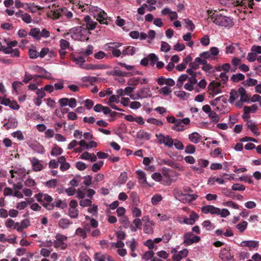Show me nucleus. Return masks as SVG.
I'll list each match as a JSON object with an SVG mask.
<instances>
[{
    "mask_svg": "<svg viewBox=\"0 0 261 261\" xmlns=\"http://www.w3.org/2000/svg\"><path fill=\"white\" fill-rule=\"evenodd\" d=\"M207 13L208 20L215 24L222 27H231L233 25V21L230 17L212 11H208Z\"/></svg>",
    "mask_w": 261,
    "mask_h": 261,
    "instance_id": "f257e3e1",
    "label": "nucleus"
},
{
    "mask_svg": "<svg viewBox=\"0 0 261 261\" xmlns=\"http://www.w3.org/2000/svg\"><path fill=\"white\" fill-rule=\"evenodd\" d=\"M90 33L87 29L82 26L76 27L70 29L67 35H70V37L74 40L87 41Z\"/></svg>",
    "mask_w": 261,
    "mask_h": 261,
    "instance_id": "f03ea898",
    "label": "nucleus"
},
{
    "mask_svg": "<svg viewBox=\"0 0 261 261\" xmlns=\"http://www.w3.org/2000/svg\"><path fill=\"white\" fill-rule=\"evenodd\" d=\"M155 137L159 144L164 145V146L169 148L172 147L173 139L170 135L159 133L155 134Z\"/></svg>",
    "mask_w": 261,
    "mask_h": 261,
    "instance_id": "7ed1b4c3",
    "label": "nucleus"
},
{
    "mask_svg": "<svg viewBox=\"0 0 261 261\" xmlns=\"http://www.w3.org/2000/svg\"><path fill=\"white\" fill-rule=\"evenodd\" d=\"M94 17L101 24H108L107 20L108 18L107 14L102 9L96 7L92 10Z\"/></svg>",
    "mask_w": 261,
    "mask_h": 261,
    "instance_id": "20e7f679",
    "label": "nucleus"
},
{
    "mask_svg": "<svg viewBox=\"0 0 261 261\" xmlns=\"http://www.w3.org/2000/svg\"><path fill=\"white\" fill-rule=\"evenodd\" d=\"M175 197L182 202H190L196 200L198 195L195 194L183 193L181 192H177L175 193Z\"/></svg>",
    "mask_w": 261,
    "mask_h": 261,
    "instance_id": "39448f33",
    "label": "nucleus"
},
{
    "mask_svg": "<svg viewBox=\"0 0 261 261\" xmlns=\"http://www.w3.org/2000/svg\"><path fill=\"white\" fill-rule=\"evenodd\" d=\"M143 223V231L145 233L152 234L153 232V226L155 223L150 220L148 216H145L142 218Z\"/></svg>",
    "mask_w": 261,
    "mask_h": 261,
    "instance_id": "423d86ee",
    "label": "nucleus"
},
{
    "mask_svg": "<svg viewBox=\"0 0 261 261\" xmlns=\"http://www.w3.org/2000/svg\"><path fill=\"white\" fill-rule=\"evenodd\" d=\"M190 123L189 118H185L182 119H178L175 125L171 128L176 132H182L187 129L186 126Z\"/></svg>",
    "mask_w": 261,
    "mask_h": 261,
    "instance_id": "0eeeda50",
    "label": "nucleus"
},
{
    "mask_svg": "<svg viewBox=\"0 0 261 261\" xmlns=\"http://www.w3.org/2000/svg\"><path fill=\"white\" fill-rule=\"evenodd\" d=\"M184 243L186 246H189L193 243H198L200 241V238L199 237L194 236L191 232L185 233L184 236Z\"/></svg>",
    "mask_w": 261,
    "mask_h": 261,
    "instance_id": "6e6552de",
    "label": "nucleus"
},
{
    "mask_svg": "<svg viewBox=\"0 0 261 261\" xmlns=\"http://www.w3.org/2000/svg\"><path fill=\"white\" fill-rule=\"evenodd\" d=\"M198 218V215L195 212H192L190 214L189 218L183 217V221L179 220V222L181 224L185 223L189 225H193Z\"/></svg>",
    "mask_w": 261,
    "mask_h": 261,
    "instance_id": "1a4fd4ad",
    "label": "nucleus"
},
{
    "mask_svg": "<svg viewBox=\"0 0 261 261\" xmlns=\"http://www.w3.org/2000/svg\"><path fill=\"white\" fill-rule=\"evenodd\" d=\"M220 86V83L214 82H212L208 86L209 90L211 91L210 94L213 97L221 93V90Z\"/></svg>",
    "mask_w": 261,
    "mask_h": 261,
    "instance_id": "9d476101",
    "label": "nucleus"
},
{
    "mask_svg": "<svg viewBox=\"0 0 261 261\" xmlns=\"http://www.w3.org/2000/svg\"><path fill=\"white\" fill-rule=\"evenodd\" d=\"M158 84L160 86L166 85L168 86L172 87L175 85L174 81L171 78H165L162 76L156 80Z\"/></svg>",
    "mask_w": 261,
    "mask_h": 261,
    "instance_id": "9b49d317",
    "label": "nucleus"
},
{
    "mask_svg": "<svg viewBox=\"0 0 261 261\" xmlns=\"http://www.w3.org/2000/svg\"><path fill=\"white\" fill-rule=\"evenodd\" d=\"M239 246L248 247L250 250H252L253 249L258 247V242L254 240L244 241L239 244Z\"/></svg>",
    "mask_w": 261,
    "mask_h": 261,
    "instance_id": "f8f14e48",
    "label": "nucleus"
},
{
    "mask_svg": "<svg viewBox=\"0 0 261 261\" xmlns=\"http://www.w3.org/2000/svg\"><path fill=\"white\" fill-rule=\"evenodd\" d=\"M90 231V228L88 224H85L83 228H78L75 230V234L84 239L87 237V232Z\"/></svg>",
    "mask_w": 261,
    "mask_h": 261,
    "instance_id": "ddd939ff",
    "label": "nucleus"
},
{
    "mask_svg": "<svg viewBox=\"0 0 261 261\" xmlns=\"http://www.w3.org/2000/svg\"><path fill=\"white\" fill-rule=\"evenodd\" d=\"M32 169L34 171H40L43 168V165L41 161L36 158H33L31 160Z\"/></svg>",
    "mask_w": 261,
    "mask_h": 261,
    "instance_id": "4468645a",
    "label": "nucleus"
},
{
    "mask_svg": "<svg viewBox=\"0 0 261 261\" xmlns=\"http://www.w3.org/2000/svg\"><path fill=\"white\" fill-rule=\"evenodd\" d=\"M201 212L204 214H208L210 213L211 214H216L219 213V208L215 207L212 205H207L204 206H203L201 208Z\"/></svg>",
    "mask_w": 261,
    "mask_h": 261,
    "instance_id": "2eb2a0df",
    "label": "nucleus"
},
{
    "mask_svg": "<svg viewBox=\"0 0 261 261\" xmlns=\"http://www.w3.org/2000/svg\"><path fill=\"white\" fill-rule=\"evenodd\" d=\"M189 251L187 249H184L183 250L175 253L173 255V259L174 261H180L182 258H185L188 255Z\"/></svg>",
    "mask_w": 261,
    "mask_h": 261,
    "instance_id": "dca6fc26",
    "label": "nucleus"
},
{
    "mask_svg": "<svg viewBox=\"0 0 261 261\" xmlns=\"http://www.w3.org/2000/svg\"><path fill=\"white\" fill-rule=\"evenodd\" d=\"M247 128L250 129L255 135L258 136L260 135L258 130L256 124L252 120H247L246 122Z\"/></svg>",
    "mask_w": 261,
    "mask_h": 261,
    "instance_id": "f3484780",
    "label": "nucleus"
},
{
    "mask_svg": "<svg viewBox=\"0 0 261 261\" xmlns=\"http://www.w3.org/2000/svg\"><path fill=\"white\" fill-rule=\"evenodd\" d=\"M172 172L171 171L169 170L165 171L164 172L162 179L163 184L166 185H170L171 184L172 179H171V174Z\"/></svg>",
    "mask_w": 261,
    "mask_h": 261,
    "instance_id": "a211bd4d",
    "label": "nucleus"
},
{
    "mask_svg": "<svg viewBox=\"0 0 261 261\" xmlns=\"http://www.w3.org/2000/svg\"><path fill=\"white\" fill-rule=\"evenodd\" d=\"M85 20L86 22V29H87L88 31L93 30L96 28L97 24V22L92 21L89 16H86L85 17Z\"/></svg>",
    "mask_w": 261,
    "mask_h": 261,
    "instance_id": "6ab92c4d",
    "label": "nucleus"
},
{
    "mask_svg": "<svg viewBox=\"0 0 261 261\" xmlns=\"http://www.w3.org/2000/svg\"><path fill=\"white\" fill-rule=\"evenodd\" d=\"M138 91L139 92V93H140V95L142 96L143 98H147L148 97H152V94L151 93V91L149 87H144L140 89Z\"/></svg>",
    "mask_w": 261,
    "mask_h": 261,
    "instance_id": "aec40b11",
    "label": "nucleus"
},
{
    "mask_svg": "<svg viewBox=\"0 0 261 261\" xmlns=\"http://www.w3.org/2000/svg\"><path fill=\"white\" fill-rule=\"evenodd\" d=\"M80 158L83 160H90L91 162H95L97 160V157L94 153H90L88 152H84L82 153Z\"/></svg>",
    "mask_w": 261,
    "mask_h": 261,
    "instance_id": "412c9836",
    "label": "nucleus"
},
{
    "mask_svg": "<svg viewBox=\"0 0 261 261\" xmlns=\"http://www.w3.org/2000/svg\"><path fill=\"white\" fill-rule=\"evenodd\" d=\"M240 98V94L239 92V89L238 91L231 90L230 92V97L229 98V102L230 103H233L235 100H238Z\"/></svg>",
    "mask_w": 261,
    "mask_h": 261,
    "instance_id": "4be33fe9",
    "label": "nucleus"
},
{
    "mask_svg": "<svg viewBox=\"0 0 261 261\" xmlns=\"http://www.w3.org/2000/svg\"><path fill=\"white\" fill-rule=\"evenodd\" d=\"M240 99L244 102H249L250 100V96L247 94L246 90L241 87L239 88Z\"/></svg>",
    "mask_w": 261,
    "mask_h": 261,
    "instance_id": "5701e85b",
    "label": "nucleus"
},
{
    "mask_svg": "<svg viewBox=\"0 0 261 261\" xmlns=\"http://www.w3.org/2000/svg\"><path fill=\"white\" fill-rule=\"evenodd\" d=\"M188 138L191 142L196 144L200 141L201 136L198 133L193 132L189 135Z\"/></svg>",
    "mask_w": 261,
    "mask_h": 261,
    "instance_id": "b1692460",
    "label": "nucleus"
},
{
    "mask_svg": "<svg viewBox=\"0 0 261 261\" xmlns=\"http://www.w3.org/2000/svg\"><path fill=\"white\" fill-rule=\"evenodd\" d=\"M73 62H74L76 64L78 65L80 67L83 68L85 65L84 63L85 62L86 60L85 58L82 56H78L75 57L73 56L71 58Z\"/></svg>",
    "mask_w": 261,
    "mask_h": 261,
    "instance_id": "393cba45",
    "label": "nucleus"
},
{
    "mask_svg": "<svg viewBox=\"0 0 261 261\" xmlns=\"http://www.w3.org/2000/svg\"><path fill=\"white\" fill-rule=\"evenodd\" d=\"M137 137L140 139L149 140L150 139L151 135L144 130H140L137 134Z\"/></svg>",
    "mask_w": 261,
    "mask_h": 261,
    "instance_id": "a878e982",
    "label": "nucleus"
},
{
    "mask_svg": "<svg viewBox=\"0 0 261 261\" xmlns=\"http://www.w3.org/2000/svg\"><path fill=\"white\" fill-rule=\"evenodd\" d=\"M121 46V44L119 43H114L111 42L107 43L105 45L106 47V49L108 50H110L113 53V50Z\"/></svg>",
    "mask_w": 261,
    "mask_h": 261,
    "instance_id": "bb28decb",
    "label": "nucleus"
},
{
    "mask_svg": "<svg viewBox=\"0 0 261 261\" xmlns=\"http://www.w3.org/2000/svg\"><path fill=\"white\" fill-rule=\"evenodd\" d=\"M216 182L219 184H223L224 183V180L221 178L211 177L207 180V184L209 185H214Z\"/></svg>",
    "mask_w": 261,
    "mask_h": 261,
    "instance_id": "cd10ccee",
    "label": "nucleus"
},
{
    "mask_svg": "<svg viewBox=\"0 0 261 261\" xmlns=\"http://www.w3.org/2000/svg\"><path fill=\"white\" fill-rule=\"evenodd\" d=\"M71 224L69 220L66 218L61 219L59 222V226L63 229L67 228Z\"/></svg>",
    "mask_w": 261,
    "mask_h": 261,
    "instance_id": "c85d7f7f",
    "label": "nucleus"
},
{
    "mask_svg": "<svg viewBox=\"0 0 261 261\" xmlns=\"http://www.w3.org/2000/svg\"><path fill=\"white\" fill-rule=\"evenodd\" d=\"M141 220H142L139 218H136L133 220V224L135 225V226H130V227L132 231H136L137 228H141L142 225Z\"/></svg>",
    "mask_w": 261,
    "mask_h": 261,
    "instance_id": "c756f323",
    "label": "nucleus"
},
{
    "mask_svg": "<svg viewBox=\"0 0 261 261\" xmlns=\"http://www.w3.org/2000/svg\"><path fill=\"white\" fill-rule=\"evenodd\" d=\"M94 47L92 45H89L85 49H82L81 54L86 56H89L93 53Z\"/></svg>",
    "mask_w": 261,
    "mask_h": 261,
    "instance_id": "7c9ffc66",
    "label": "nucleus"
},
{
    "mask_svg": "<svg viewBox=\"0 0 261 261\" xmlns=\"http://www.w3.org/2000/svg\"><path fill=\"white\" fill-rule=\"evenodd\" d=\"M83 68L86 70H94L96 69H102V66L101 65H95L92 64H86L83 66Z\"/></svg>",
    "mask_w": 261,
    "mask_h": 261,
    "instance_id": "2f4dec72",
    "label": "nucleus"
},
{
    "mask_svg": "<svg viewBox=\"0 0 261 261\" xmlns=\"http://www.w3.org/2000/svg\"><path fill=\"white\" fill-rule=\"evenodd\" d=\"M137 175H138V179L140 183L141 184H146V179L145 177V173L140 170H139L136 171Z\"/></svg>",
    "mask_w": 261,
    "mask_h": 261,
    "instance_id": "473e14b6",
    "label": "nucleus"
},
{
    "mask_svg": "<svg viewBox=\"0 0 261 261\" xmlns=\"http://www.w3.org/2000/svg\"><path fill=\"white\" fill-rule=\"evenodd\" d=\"M136 51V48L133 46L126 47L123 51V55H133Z\"/></svg>",
    "mask_w": 261,
    "mask_h": 261,
    "instance_id": "72a5a7b5",
    "label": "nucleus"
},
{
    "mask_svg": "<svg viewBox=\"0 0 261 261\" xmlns=\"http://www.w3.org/2000/svg\"><path fill=\"white\" fill-rule=\"evenodd\" d=\"M17 125V121L15 118H9L7 123L5 124V126L8 128H14Z\"/></svg>",
    "mask_w": 261,
    "mask_h": 261,
    "instance_id": "f704fd0d",
    "label": "nucleus"
},
{
    "mask_svg": "<svg viewBox=\"0 0 261 261\" xmlns=\"http://www.w3.org/2000/svg\"><path fill=\"white\" fill-rule=\"evenodd\" d=\"M236 47H239V44L231 43V44L227 46L226 47L225 53L226 54H233Z\"/></svg>",
    "mask_w": 261,
    "mask_h": 261,
    "instance_id": "c9c22d12",
    "label": "nucleus"
},
{
    "mask_svg": "<svg viewBox=\"0 0 261 261\" xmlns=\"http://www.w3.org/2000/svg\"><path fill=\"white\" fill-rule=\"evenodd\" d=\"M113 75L123 76H123L128 77L130 75H132V74H130L129 72L122 71L121 70L118 69H115L114 70Z\"/></svg>",
    "mask_w": 261,
    "mask_h": 261,
    "instance_id": "e433bc0d",
    "label": "nucleus"
},
{
    "mask_svg": "<svg viewBox=\"0 0 261 261\" xmlns=\"http://www.w3.org/2000/svg\"><path fill=\"white\" fill-rule=\"evenodd\" d=\"M60 10L61 9H59L57 11H51L48 13V16L54 19L59 18L62 15Z\"/></svg>",
    "mask_w": 261,
    "mask_h": 261,
    "instance_id": "4c0bfd02",
    "label": "nucleus"
},
{
    "mask_svg": "<svg viewBox=\"0 0 261 261\" xmlns=\"http://www.w3.org/2000/svg\"><path fill=\"white\" fill-rule=\"evenodd\" d=\"M202 225L203 228H205L208 231L213 230L215 228L214 224L211 223L210 220H206L204 221L202 223Z\"/></svg>",
    "mask_w": 261,
    "mask_h": 261,
    "instance_id": "58836bf2",
    "label": "nucleus"
},
{
    "mask_svg": "<svg viewBox=\"0 0 261 261\" xmlns=\"http://www.w3.org/2000/svg\"><path fill=\"white\" fill-rule=\"evenodd\" d=\"M30 35L36 39H40V29L36 28L32 29Z\"/></svg>",
    "mask_w": 261,
    "mask_h": 261,
    "instance_id": "ea45409f",
    "label": "nucleus"
},
{
    "mask_svg": "<svg viewBox=\"0 0 261 261\" xmlns=\"http://www.w3.org/2000/svg\"><path fill=\"white\" fill-rule=\"evenodd\" d=\"M174 94L176 96L179 97L182 100H186L189 97V94L186 93L184 91H177L174 92Z\"/></svg>",
    "mask_w": 261,
    "mask_h": 261,
    "instance_id": "a19ab883",
    "label": "nucleus"
},
{
    "mask_svg": "<svg viewBox=\"0 0 261 261\" xmlns=\"http://www.w3.org/2000/svg\"><path fill=\"white\" fill-rule=\"evenodd\" d=\"M107 258V255L101 253H96L94 254V259L95 261H106Z\"/></svg>",
    "mask_w": 261,
    "mask_h": 261,
    "instance_id": "79ce46f5",
    "label": "nucleus"
},
{
    "mask_svg": "<svg viewBox=\"0 0 261 261\" xmlns=\"http://www.w3.org/2000/svg\"><path fill=\"white\" fill-rule=\"evenodd\" d=\"M244 79L245 75L242 73L233 74L231 77V80L234 82H238L239 81L243 80Z\"/></svg>",
    "mask_w": 261,
    "mask_h": 261,
    "instance_id": "37998d69",
    "label": "nucleus"
},
{
    "mask_svg": "<svg viewBox=\"0 0 261 261\" xmlns=\"http://www.w3.org/2000/svg\"><path fill=\"white\" fill-rule=\"evenodd\" d=\"M69 216L72 218H76L79 215V211L76 208H69Z\"/></svg>",
    "mask_w": 261,
    "mask_h": 261,
    "instance_id": "c03bdc74",
    "label": "nucleus"
},
{
    "mask_svg": "<svg viewBox=\"0 0 261 261\" xmlns=\"http://www.w3.org/2000/svg\"><path fill=\"white\" fill-rule=\"evenodd\" d=\"M140 77L130 78L127 82V84L130 86H136L139 83Z\"/></svg>",
    "mask_w": 261,
    "mask_h": 261,
    "instance_id": "a18cd8bd",
    "label": "nucleus"
},
{
    "mask_svg": "<svg viewBox=\"0 0 261 261\" xmlns=\"http://www.w3.org/2000/svg\"><path fill=\"white\" fill-rule=\"evenodd\" d=\"M173 146L174 145L177 149L180 150L184 149V146L180 141L178 139H173Z\"/></svg>",
    "mask_w": 261,
    "mask_h": 261,
    "instance_id": "49530a36",
    "label": "nucleus"
},
{
    "mask_svg": "<svg viewBox=\"0 0 261 261\" xmlns=\"http://www.w3.org/2000/svg\"><path fill=\"white\" fill-rule=\"evenodd\" d=\"M248 223L244 221L242 222L239 223L237 225V228L241 232H243L247 227Z\"/></svg>",
    "mask_w": 261,
    "mask_h": 261,
    "instance_id": "de8ad7c7",
    "label": "nucleus"
},
{
    "mask_svg": "<svg viewBox=\"0 0 261 261\" xmlns=\"http://www.w3.org/2000/svg\"><path fill=\"white\" fill-rule=\"evenodd\" d=\"M159 92L160 94H162L165 96H167L169 95L170 93L172 92V90L170 88L168 87V86H165L162 88H161L159 90Z\"/></svg>",
    "mask_w": 261,
    "mask_h": 261,
    "instance_id": "09e8293b",
    "label": "nucleus"
},
{
    "mask_svg": "<svg viewBox=\"0 0 261 261\" xmlns=\"http://www.w3.org/2000/svg\"><path fill=\"white\" fill-rule=\"evenodd\" d=\"M29 57L31 59H36L39 57V52H38L34 47L30 48L29 51Z\"/></svg>",
    "mask_w": 261,
    "mask_h": 261,
    "instance_id": "8fccbe9b",
    "label": "nucleus"
},
{
    "mask_svg": "<svg viewBox=\"0 0 261 261\" xmlns=\"http://www.w3.org/2000/svg\"><path fill=\"white\" fill-rule=\"evenodd\" d=\"M221 258L223 261H235L233 256L229 252H227L225 254H221Z\"/></svg>",
    "mask_w": 261,
    "mask_h": 261,
    "instance_id": "3c124183",
    "label": "nucleus"
},
{
    "mask_svg": "<svg viewBox=\"0 0 261 261\" xmlns=\"http://www.w3.org/2000/svg\"><path fill=\"white\" fill-rule=\"evenodd\" d=\"M15 173L21 177H24L27 174L29 173V171H26L24 168H19L15 170Z\"/></svg>",
    "mask_w": 261,
    "mask_h": 261,
    "instance_id": "603ef678",
    "label": "nucleus"
},
{
    "mask_svg": "<svg viewBox=\"0 0 261 261\" xmlns=\"http://www.w3.org/2000/svg\"><path fill=\"white\" fill-rule=\"evenodd\" d=\"M147 122L149 123L154 124L156 126H162L163 124V123L161 120H158L153 118H148L147 120Z\"/></svg>",
    "mask_w": 261,
    "mask_h": 261,
    "instance_id": "864d4df0",
    "label": "nucleus"
},
{
    "mask_svg": "<svg viewBox=\"0 0 261 261\" xmlns=\"http://www.w3.org/2000/svg\"><path fill=\"white\" fill-rule=\"evenodd\" d=\"M90 206L88 209V212L89 213L92 214L94 216L97 215L98 212L97 205L93 204V205H91Z\"/></svg>",
    "mask_w": 261,
    "mask_h": 261,
    "instance_id": "5fc2aeb1",
    "label": "nucleus"
},
{
    "mask_svg": "<svg viewBox=\"0 0 261 261\" xmlns=\"http://www.w3.org/2000/svg\"><path fill=\"white\" fill-rule=\"evenodd\" d=\"M231 189L233 191H243L245 190V187L240 184H234L231 187Z\"/></svg>",
    "mask_w": 261,
    "mask_h": 261,
    "instance_id": "6e6d98bb",
    "label": "nucleus"
},
{
    "mask_svg": "<svg viewBox=\"0 0 261 261\" xmlns=\"http://www.w3.org/2000/svg\"><path fill=\"white\" fill-rule=\"evenodd\" d=\"M54 246L56 248L64 249L67 247V244L64 242L55 241L54 242Z\"/></svg>",
    "mask_w": 261,
    "mask_h": 261,
    "instance_id": "4d7b16f0",
    "label": "nucleus"
},
{
    "mask_svg": "<svg viewBox=\"0 0 261 261\" xmlns=\"http://www.w3.org/2000/svg\"><path fill=\"white\" fill-rule=\"evenodd\" d=\"M60 11L62 15H64L68 18H72L73 16L72 13L68 11L65 8H61Z\"/></svg>",
    "mask_w": 261,
    "mask_h": 261,
    "instance_id": "13d9d810",
    "label": "nucleus"
},
{
    "mask_svg": "<svg viewBox=\"0 0 261 261\" xmlns=\"http://www.w3.org/2000/svg\"><path fill=\"white\" fill-rule=\"evenodd\" d=\"M257 109L256 105H253L251 107L245 106L244 107V112L246 113L255 112Z\"/></svg>",
    "mask_w": 261,
    "mask_h": 261,
    "instance_id": "bf43d9fd",
    "label": "nucleus"
},
{
    "mask_svg": "<svg viewBox=\"0 0 261 261\" xmlns=\"http://www.w3.org/2000/svg\"><path fill=\"white\" fill-rule=\"evenodd\" d=\"M196 148L195 146L192 144L187 145L185 150V152L188 154H193L195 152Z\"/></svg>",
    "mask_w": 261,
    "mask_h": 261,
    "instance_id": "052dcab7",
    "label": "nucleus"
},
{
    "mask_svg": "<svg viewBox=\"0 0 261 261\" xmlns=\"http://www.w3.org/2000/svg\"><path fill=\"white\" fill-rule=\"evenodd\" d=\"M188 78V76L186 74L181 75L178 79L177 86L178 87L182 86V83L185 82Z\"/></svg>",
    "mask_w": 261,
    "mask_h": 261,
    "instance_id": "680f3d73",
    "label": "nucleus"
},
{
    "mask_svg": "<svg viewBox=\"0 0 261 261\" xmlns=\"http://www.w3.org/2000/svg\"><path fill=\"white\" fill-rule=\"evenodd\" d=\"M148 57L149 60L151 62V65H152V66L154 65L156 63L158 60H159L158 56L156 55H155L154 54H150L148 56Z\"/></svg>",
    "mask_w": 261,
    "mask_h": 261,
    "instance_id": "e2e57ef3",
    "label": "nucleus"
},
{
    "mask_svg": "<svg viewBox=\"0 0 261 261\" xmlns=\"http://www.w3.org/2000/svg\"><path fill=\"white\" fill-rule=\"evenodd\" d=\"M97 79L95 76H85L83 77L82 79V81L84 82H89L91 84H93L95 83L97 81Z\"/></svg>",
    "mask_w": 261,
    "mask_h": 261,
    "instance_id": "0e129e2a",
    "label": "nucleus"
},
{
    "mask_svg": "<svg viewBox=\"0 0 261 261\" xmlns=\"http://www.w3.org/2000/svg\"><path fill=\"white\" fill-rule=\"evenodd\" d=\"M208 116L210 118L215 122H217L219 120V116L214 111H211L208 114Z\"/></svg>",
    "mask_w": 261,
    "mask_h": 261,
    "instance_id": "69168bd1",
    "label": "nucleus"
},
{
    "mask_svg": "<svg viewBox=\"0 0 261 261\" xmlns=\"http://www.w3.org/2000/svg\"><path fill=\"white\" fill-rule=\"evenodd\" d=\"M127 179V173L125 172H123L121 173V174L118 178V182L120 184H123L126 181Z\"/></svg>",
    "mask_w": 261,
    "mask_h": 261,
    "instance_id": "338daca9",
    "label": "nucleus"
},
{
    "mask_svg": "<svg viewBox=\"0 0 261 261\" xmlns=\"http://www.w3.org/2000/svg\"><path fill=\"white\" fill-rule=\"evenodd\" d=\"M170 45L166 42L162 41L161 42V50L164 52H167L170 50Z\"/></svg>",
    "mask_w": 261,
    "mask_h": 261,
    "instance_id": "774afa93",
    "label": "nucleus"
}]
</instances>
